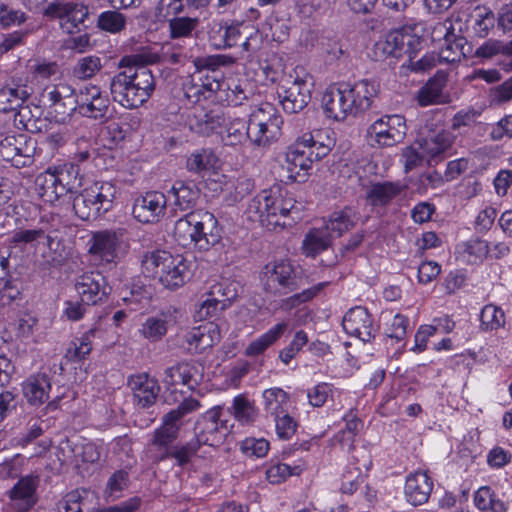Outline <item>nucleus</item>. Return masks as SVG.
Masks as SVG:
<instances>
[{
  "instance_id": "c9c22d12",
  "label": "nucleus",
  "mask_w": 512,
  "mask_h": 512,
  "mask_svg": "<svg viewBox=\"0 0 512 512\" xmlns=\"http://www.w3.org/2000/svg\"><path fill=\"white\" fill-rule=\"evenodd\" d=\"M406 36L400 32H392L385 40L375 44L374 53L379 58H399L408 51L409 43L405 42Z\"/></svg>"
},
{
  "instance_id": "412c9836",
  "label": "nucleus",
  "mask_w": 512,
  "mask_h": 512,
  "mask_svg": "<svg viewBox=\"0 0 512 512\" xmlns=\"http://www.w3.org/2000/svg\"><path fill=\"white\" fill-rule=\"evenodd\" d=\"M348 99L341 84L339 87L331 86L326 89L322 97V107L327 117L343 121L352 114Z\"/></svg>"
},
{
  "instance_id": "de8ad7c7",
  "label": "nucleus",
  "mask_w": 512,
  "mask_h": 512,
  "mask_svg": "<svg viewBox=\"0 0 512 512\" xmlns=\"http://www.w3.org/2000/svg\"><path fill=\"white\" fill-rule=\"evenodd\" d=\"M480 321L483 331L498 330L505 325V313L500 307L487 304L481 310Z\"/></svg>"
},
{
  "instance_id": "a18cd8bd",
  "label": "nucleus",
  "mask_w": 512,
  "mask_h": 512,
  "mask_svg": "<svg viewBox=\"0 0 512 512\" xmlns=\"http://www.w3.org/2000/svg\"><path fill=\"white\" fill-rule=\"evenodd\" d=\"M228 412L233 414L235 419L242 424L253 423L258 415L254 404L243 395L234 398L232 407Z\"/></svg>"
},
{
  "instance_id": "1a4fd4ad",
  "label": "nucleus",
  "mask_w": 512,
  "mask_h": 512,
  "mask_svg": "<svg viewBox=\"0 0 512 512\" xmlns=\"http://www.w3.org/2000/svg\"><path fill=\"white\" fill-rule=\"evenodd\" d=\"M125 230L106 229L93 232L88 241V253L102 263H114L123 243Z\"/></svg>"
},
{
  "instance_id": "9b49d317",
  "label": "nucleus",
  "mask_w": 512,
  "mask_h": 512,
  "mask_svg": "<svg viewBox=\"0 0 512 512\" xmlns=\"http://www.w3.org/2000/svg\"><path fill=\"white\" fill-rule=\"evenodd\" d=\"M280 103L285 112L294 114L302 111L311 100V83L292 76L283 79L277 90Z\"/></svg>"
},
{
  "instance_id": "ddd939ff",
  "label": "nucleus",
  "mask_w": 512,
  "mask_h": 512,
  "mask_svg": "<svg viewBox=\"0 0 512 512\" xmlns=\"http://www.w3.org/2000/svg\"><path fill=\"white\" fill-rule=\"evenodd\" d=\"M77 111L84 117L105 122L110 117V100L96 85H85L78 93Z\"/></svg>"
},
{
  "instance_id": "39448f33",
  "label": "nucleus",
  "mask_w": 512,
  "mask_h": 512,
  "mask_svg": "<svg viewBox=\"0 0 512 512\" xmlns=\"http://www.w3.org/2000/svg\"><path fill=\"white\" fill-rule=\"evenodd\" d=\"M282 120L270 104L254 110L248 119L249 141L252 145L266 149L276 142L281 134Z\"/></svg>"
},
{
  "instance_id": "bb28decb",
  "label": "nucleus",
  "mask_w": 512,
  "mask_h": 512,
  "mask_svg": "<svg viewBox=\"0 0 512 512\" xmlns=\"http://www.w3.org/2000/svg\"><path fill=\"white\" fill-rule=\"evenodd\" d=\"M129 385L139 406L147 408L154 404L159 392L156 381L150 379L146 374H141L132 376Z\"/></svg>"
},
{
  "instance_id": "774afa93",
  "label": "nucleus",
  "mask_w": 512,
  "mask_h": 512,
  "mask_svg": "<svg viewBox=\"0 0 512 512\" xmlns=\"http://www.w3.org/2000/svg\"><path fill=\"white\" fill-rule=\"evenodd\" d=\"M150 292L142 286L134 285L129 291V295L123 297V301L131 305L133 310L144 308L150 300Z\"/></svg>"
},
{
  "instance_id": "58836bf2",
  "label": "nucleus",
  "mask_w": 512,
  "mask_h": 512,
  "mask_svg": "<svg viewBox=\"0 0 512 512\" xmlns=\"http://www.w3.org/2000/svg\"><path fill=\"white\" fill-rule=\"evenodd\" d=\"M359 454L362 456V462L358 463L359 465L357 467H353L352 470L343 474L341 484V491L343 493L353 494L363 482V471H368L372 465V461L367 450H362Z\"/></svg>"
},
{
  "instance_id": "c756f323",
  "label": "nucleus",
  "mask_w": 512,
  "mask_h": 512,
  "mask_svg": "<svg viewBox=\"0 0 512 512\" xmlns=\"http://www.w3.org/2000/svg\"><path fill=\"white\" fill-rule=\"evenodd\" d=\"M86 189L101 214L113 208L117 195V187L114 183L110 181H96L86 187Z\"/></svg>"
},
{
  "instance_id": "bf43d9fd",
  "label": "nucleus",
  "mask_w": 512,
  "mask_h": 512,
  "mask_svg": "<svg viewBox=\"0 0 512 512\" xmlns=\"http://www.w3.org/2000/svg\"><path fill=\"white\" fill-rule=\"evenodd\" d=\"M250 94V84L246 80L243 82L231 80L227 84L226 99L233 106L242 105L249 98Z\"/></svg>"
},
{
  "instance_id": "680f3d73",
  "label": "nucleus",
  "mask_w": 512,
  "mask_h": 512,
  "mask_svg": "<svg viewBox=\"0 0 512 512\" xmlns=\"http://www.w3.org/2000/svg\"><path fill=\"white\" fill-rule=\"evenodd\" d=\"M194 74L198 76V80L202 84L201 86H203L202 90L207 94L208 98L223 86L219 71L197 70Z\"/></svg>"
},
{
  "instance_id": "ea45409f",
  "label": "nucleus",
  "mask_w": 512,
  "mask_h": 512,
  "mask_svg": "<svg viewBox=\"0 0 512 512\" xmlns=\"http://www.w3.org/2000/svg\"><path fill=\"white\" fill-rule=\"evenodd\" d=\"M265 411L273 417L287 412L289 395L281 388H269L263 392Z\"/></svg>"
},
{
  "instance_id": "37998d69",
  "label": "nucleus",
  "mask_w": 512,
  "mask_h": 512,
  "mask_svg": "<svg viewBox=\"0 0 512 512\" xmlns=\"http://www.w3.org/2000/svg\"><path fill=\"white\" fill-rule=\"evenodd\" d=\"M36 187L40 197L45 202L54 203L64 196L58 190V183L56 182L50 169H48L45 173L37 176Z\"/></svg>"
},
{
  "instance_id": "338daca9",
  "label": "nucleus",
  "mask_w": 512,
  "mask_h": 512,
  "mask_svg": "<svg viewBox=\"0 0 512 512\" xmlns=\"http://www.w3.org/2000/svg\"><path fill=\"white\" fill-rule=\"evenodd\" d=\"M490 248L485 240L476 238L464 243V253H466L471 261H482L489 254Z\"/></svg>"
},
{
  "instance_id": "2eb2a0df",
  "label": "nucleus",
  "mask_w": 512,
  "mask_h": 512,
  "mask_svg": "<svg viewBox=\"0 0 512 512\" xmlns=\"http://www.w3.org/2000/svg\"><path fill=\"white\" fill-rule=\"evenodd\" d=\"M204 378V367L197 361H181L168 367L162 379L166 386L184 385L195 390Z\"/></svg>"
},
{
  "instance_id": "f704fd0d",
  "label": "nucleus",
  "mask_w": 512,
  "mask_h": 512,
  "mask_svg": "<svg viewBox=\"0 0 512 512\" xmlns=\"http://www.w3.org/2000/svg\"><path fill=\"white\" fill-rule=\"evenodd\" d=\"M322 138V131L305 133L299 138L300 142L305 146L308 156H310L313 163L326 157L332 149L333 140L326 137V141H324Z\"/></svg>"
},
{
  "instance_id": "4be33fe9",
  "label": "nucleus",
  "mask_w": 512,
  "mask_h": 512,
  "mask_svg": "<svg viewBox=\"0 0 512 512\" xmlns=\"http://www.w3.org/2000/svg\"><path fill=\"white\" fill-rule=\"evenodd\" d=\"M454 142V136L451 132L441 130L432 133L418 140L419 149L426 156L428 164L432 161L438 162L443 155L451 148Z\"/></svg>"
},
{
  "instance_id": "a19ab883",
  "label": "nucleus",
  "mask_w": 512,
  "mask_h": 512,
  "mask_svg": "<svg viewBox=\"0 0 512 512\" xmlns=\"http://www.w3.org/2000/svg\"><path fill=\"white\" fill-rule=\"evenodd\" d=\"M73 210L75 215L84 221L95 220L102 215L86 188L73 197Z\"/></svg>"
},
{
  "instance_id": "e433bc0d",
  "label": "nucleus",
  "mask_w": 512,
  "mask_h": 512,
  "mask_svg": "<svg viewBox=\"0 0 512 512\" xmlns=\"http://www.w3.org/2000/svg\"><path fill=\"white\" fill-rule=\"evenodd\" d=\"M334 236L323 227L313 228L306 235L302 243V249L306 256L315 257L326 250L332 244Z\"/></svg>"
},
{
  "instance_id": "8fccbe9b",
  "label": "nucleus",
  "mask_w": 512,
  "mask_h": 512,
  "mask_svg": "<svg viewBox=\"0 0 512 512\" xmlns=\"http://www.w3.org/2000/svg\"><path fill=\"white\" fill-rule=\"evenodd\" d=\"M103 67L102 60L96 55H88L78 59L73 75L80 80L93 78Z\"/></svg>"
},
{
  "instance_id": "9d476101",
  "label": "nucleus",
  "mask_w": 512,
  "mask_h": 512,
  "mask_svg": "<svg viewBox=\"0 0 512 512\" xmlns=\"http://www.w3.org/2000/svg\"><path fill=\"white\" fill-rule=\"evenodd\" d=\"M35 151L36 141L25 134L9 135L0 142V157L16 168L31 166Z\"/></svg>"
},
{
  "instance_id": "603ef678",
  "label": "nucleus",
  "mask_w": 512,
  "mask_h": 512,
  "mask_svg": "<svg viewBox=\"0 0 512 512\" xmlns=\"http://www.w3.org/2000/svg\"><path fill=\"white\" fill-rule=\"evenodd\" d=\"M127 18L117 10H108L98 16V27L106 32L117 34L126 28Z\"/></svg>"
},
{
  "instance_id": "5fc2aeb1",
  "label": "nucleus",
  "mask_w": 512,
  "mask_h": 512,
  "mask_svg": "<svg viewBox=\"0 0 512 512\" xmlns=\"http://www.w3.org/2000/svg\"><path fill=\"white\" fill-rule=\"evenodd\" d=\"M28 19L27 14L12 7L6 3H0V27L2 29H10L15 26H20Z\"/></svg>"
},
{
  "instance_id": "f3484780",
  "label": "nucleus",
  "mask_w": 512,
  "mask_h": 512,
  "mask_svg": "<svg viewBox=\"0 0 512 512\" xmlns=\"http://www.w3.org/2000/svg\"><path fill=\"white\" fill-rule=\"evenodd\" d=\"M166 196L159 191H148L134 201L132 214L141 223H156L165 214Z\"/></svg>"
},
{
  "instance_id": "0e129e2a",
  "label": "nucleus",
  "mask_w": 512,
  "mask_h": 512,
  "mask_svg": "<svg viewBox=\"0 0 512 512\" xmlns=\"http://www.w3.org/2000/svg\"><path fill=\"white\" fill-rule=\"evenodd\" d=\"M201 85L198 76H195V74L188 76L183 82L184 95L192 103H197L201 99H209L202 90L203 86Z\"/></svg>"
},
{
  "instance_id": "aec40b11",
  "label": "nucleus",
  "mask_w": 512,
  "mask_h": 512,
  "mask_svg": "<svg viewBox=\"0 0 512 512\" xmlns=\"http://www.w3.org/2000/svg\"><path fill=\"white\" fill-rule=\"evenodd\" d=\"M222 239V228L217 218L209 211L203 210L200 216L198 227L195 230L194 245L199 250L207 251L220 243Z\"/></svg>"
},
{
  "instance_id": "393cba45",
  "label": "nucleus",
  "mask_w": 512,
  "mask_h": 512,
  "mask_svg": "<svg viewBox=\"0 0 512 512\" xmlns=\"http://www.w3.org/2000/svg\"><path fill=\"white\" fill-rule=\"evenodd\" d=\"M405 189L399 182L383 181L371 183L366 188V200L372 207H386Z\"/></svg>"
},
{
  "instance_id": "f257e3e1",
  "label": "nucleus",
  "mask_w": 512,
  "mask_h": 512,
  "mask_svg": "<svg viewBox=\"0 0 512 512\" xmlns=\"http://www.w3.org/2000/svg\"><path fill=\"white\" fill-rule=\"evenodd\" d=\"M199 407L198 400L188 398L163 416L162 424L153 431L146 446L147 457L153 464L174 459L183 468L191 463L201 446L219 447L224 443L232 426L223 418V408L215 406L198 418L193 439L174 444L184 424L183 418Z\"/></svg>"
},
{
  "instance_id": "a878e982",
  "label": "nucleus",
  "mask_w": 512,
  "mask_h": 512,
  "mask_svg": "<svg viewBox=\"0 0 512 512\" xmlns=\"http://www.w3.org/2000/svg\"><path fill=\"white\" fill-rule=\"evenodd\" d=\"M447 83V73L439 70L428 80L418 92V103L420 106H428L447 102V96L443 90Z\"/></svg>"
},
{
  "instance_id": "6e6552de",
  "label": "nucleus",
  "mask_w": 512,
  "mask_h": 512,
  "mask_svg": "<svg viewBox=\"0 0 512 512\" xmlns=\"http://www.w3.org/2000/svg\"><path fill=\"white\" fill-rule=\"evenodd\" d=\"M44 17L60 21L61 29L67 34L80 31V26H85L89 16V10L83 3L53 0L47 4L43 11Z\"/></svg>"
},
{
  "instance_id": "423d86ee",
  "label": "nucleus",
  "mask_w": 512,
  "mask_h": 512,
  "mask_svg": "<svg viewBox=\"0 0 512 512\" xmlns=\"http://www.w3.org/2000/svg\"><path fill=\"white\" fill-rule=\"evenodd\" d=\"M407 134L404 116L383 115L375 120L366 130V138L372 147H393L401 143Z\"/></svg>"
},
{
  "instance_id": "09e8293b",
  "label": "nucleus",
  "mask_w": 512,
  "mask_h": 512,
  "mask_svg": "<svg viewBox=\"0 0 512 512\" xmlns=\"http://www.w3.org/2000/svg\"><path fill=\"white\" fill-rule=\"evenodd\" d=\"M95 334V330L91 329L84 333L72 346L66 351L65 357L70 362H80L87 358L92 350L91 337Z\"/></svg>"
},
{
  "instance_id": "72a5a7b5",
  "label": "nucleus",
  "mask_w": 512,
  "mask_h": 512,
  "mask_svg": "<svg viewBox=\"0 0 512 512\" xmlns=\"http://www.w3.org/2000/svg\"><path fill=\"white\" fill-rule=\"evenodd\" d=\"M203 210H194L187 213L175 222L174 236L176 240L183 246L194 244L195 230L198 227L200 216Z\"/></svg>"
},
{
  "instance_id": "6ab92c4d",
  "label": "nucleus",
  "mask_w": 512,
  "mask_h": 512,
  "mask_svg": "<svg viewBox=\"0 0 512 512\" xmlns=\"http://www.w3.org/2000/svg\"><path fill=\"white\" fill-rule=\"evenodd\" d=\"M45 97L49 102V107L63 118L72 115L79 107L78 94L72 86L66 83H59L48 88Z\"/></svg>"
},
{
  "instance_id": "e2e57ef3",
  "label": "nucleus",
  "mask_w": 512,
  "mask_h": 512,
  "mask_svg": "<svg viewBox=\"0 0 512 512\" xmlns=\"http://www.w3.org/2000/svg\"><path fill=\"white\" fill-rule=\"evenodd\" d=\"M194 63L197 70L218 71V68L221 66L232 65L234 59L227 55H211L197 58Z\"/></svg>"
},
{
  "instance_id": "13d9d810",
  "label": "nucleus",
  "mask_w": 512,
  "mask_h": 512,
  "mask_svg": "<svg viewBox=\"0 0 512 512\" xmlns=\"http://www.w3.org/2000/svg\"><path fill=\"white\" fill-rule=\"evenodd\" d=\"M302 468L299 465L290 466L285 463L272 464L266 470V478L272 484H280L284 482L289 476L300 475Z\"/></svg>"
},
{
  "instance_id": "7ed1b4c3",
  "label": "nucleus",
  "mask_w": 512,
  "mask_h": 512,
  "mask_svg": "<svg viewBox=\"0 0 512 512\" xmlns=\"http://www.w3.org/2000/svg\"><path fill=\"white\" fill-rule=\"evenodd\" d=\"M296 201L279 185L265 189L253 197L246 209L250 221L267 227L290 225L285 219L294 212Z\"/></svg>"
},
{
  "instance_id": "473e14b6",
  "label": "nucleus",
  "mask_w": 512,
  "mask_h": 512,
  "mask_svg": "<svg viewBox=\"0 0 512 512\" xmlns=\"http://www.w3.org/2000/svg\"><path fill=\"white\" fill-rule=\"evenodd\" d=\"M359 219V212L354 207H344L341 211L334 212L328 222L323 226L331 235L341 237L345 232L351 230Z\"/></svg>"
},
{
  "instance_id": "a211bd4d",
  "label": "nucleus",
  "mask_w": 512,
  "mask_h": 512,
  "mask_svg": "<svg viewBox=\"0 0 512 512\" xmlns=\"http://www.w3.org/2000/svg\"><path fill=\"white\" fill-rule=\"evenodd\" d=\"M345 90L352 114L368 110L373 98L378 94L379 83L372 79H362L354 85L342 84Z\"/></svg>"
},
{
  "instance_id": "f8f14e48",
  "label": "nucleus",
  "mask_w": 512,
  "mask_h": 512,
  "mask_svg": "<svg viewBox=\"0 0 512 512\" xmlns=\"http://www.w3.org/2000/svg\"><path fill=\"white\" fill-rule=\"evenodd\" d=\"M75 289L86 305H98L106 302L111 287L105 276L96 270L85 271L77 276Z\"/></svg>"
},
{
  "instance_id": "c03bdc74",
  "label": "nucleus",
  "mask_w": 512,
  "mask_h": 512,
  "mask_svg": "<svg viewBox=\"0 0 512 512\" xmlns=\"http://www.w3.org/2000/svg\"><path fill=\"white\" fill-rule=\"evenodd\" d=\"M226 118L219 110H210L197 117L196 130L203 135L217 133L225 124Z\"/></svg>"
},
{
  "instance_id": "b1692460",
  "label": "nucleus",
  "mask_w": 512,
  "mask_h": 512,
  "mask_svg": "<svg viewBox=\"0 0 512 512\" xmlns=\"http://www.w3.org/2000/svg\"><path fill=\"white\" fill-rule=\"evenodd\" d=\"M313 162L308 156L305 146L298 139L286 152V169L293 181H303Z\"/></svg>"
},
{
  "instance_id": "4c0bfd02",
  "label": "nucleus",
  "mask_w": 512,
  "mask_h": 512,
  "mask_svg": "<svg viewBox=\"0 0 512 512\" xmlns=\"http://www.w3.org/2000/svg\"><path fill=\"white\" fill-rule=\"evenodd\" d=\"M288 328L287 322H281L273 326L266 333L253 340L246 348L247 356H258L272 346L285 333Z\"/></svg>"
},
{
  "instance_id": "0eeeda50",
  "label": "nucleus",
  "mask_w": 512,
  "mask_h": 512,
  "mask_svg": "<svg viewBox=\"0 0 512 512\" xmlns=\"http://www.w3.org/2000/svg\"><path fill=\"white\" fill-rule=\"evenodd\" d=\"M261 281L266 292L274 295H286L300 287V277L288 260L266 264L261 272Z\"/></svg>"
},
{
  "instance_id": "4468645a",
  "label": "nucleus",
  "mask_w": 512,
  "mask_h": 512,
  "mask_svg": "<svg viewBox=\"0 0 512 512\" xmlns=\"http://www.w3.org/2000/svg\"><path fill=\"white\" fill-rule=\"evenodd\" d=\"M39 476L26 475L18 479L7 491L9 506L13 512H29L38 502Z\"/></svg>"
},
{
  "instance_id": "6e6d98bb",
  "label": "nucleus",
  "mask_w": 512,
  "mask_h": 512,
  "mask_svg": "<svg viewBox=\"0 0 512 512\" xmlns=\"http://www.w3.org/2000/svg\"><path fill=\"white\" fill-rule=\"evenodd\" d=\"M209 296L220 300L221 309H225L228 304L238 296L237 284L234 282L223 281L211 286Z\"/></svg>"
},
{
  "instance_id": "c85d7f7f",
  "label": "nucleus",
  "mask_w": 512,
  "mask_h": 512,
  "mask_svg": "<svg viewBox=\"0 0 512 512\" xmlns=\"http://www.w3.org/2000/svg\"><path fill=\"white\" fill-rule=\"evenodd\" d=\"M170 194L173 197L175 210L187 211L196 205L200 191L196 184L191 181H176L170 190Z\"/></svg>"
},
{
  "instance_id": "3c124183",
  "label": "nucleus",
  "mask_w": 512,
  "mask_h": 512,
  "mask_svg": "<svg viewBox=\"0 0 512 512\" xmlns=\"http://www.w3.org/2000/svg\"><path fill=\"white\" fill-rule=\"evenodd\" d=\"M216 156L210 149H199L193 152L186 161L188 171L201 173L212 168L215 164Z\"/></svg>"
},
{
  "instance_id": "5701e85b",
  "label": "nucleus",
  "mask_w": 512,
  "mask_h": 512,
  "mask_svg": "<svg viewBox=\"0 0 512 512\" xmlns=\"http://www.w3.org/2000/svg\"><path fill=\"white\" fill-rule=\"evenodd\" d=\"M433 489L432 479L425 472H415L406 478L404 494L413 506L426 503Z\"/></svg>"
},
{
  "instance_id": "052dcab7",
  "label": "nucleus",
  "mask_w": 512,
  "mask_h": 512,
  "mask_svg": "<svg viewBox=\"0 0 512 512\" xmlns=\"http://www.w3.org/2000/svg\"><path fill=\"white\" fill-rule=\"evenodd\" d=\"M249 140L248 121L240 118L233 119L227 126V144L237 145Z\"/></svg>"
},
{
  "instance_id": "69168bd1",
  "label": "nucleus",
  "mask_w": 512,
  "mask_h": 512,
  "mask_svg": "<svg viewBox=\"0 0 512 512\" xmlns=\"http://www.w3.org/2000/svg\"><path fill=\"white\" fill-rule=\"evenodd\" d=\"M494 13L489 9H481L477 13V18L474 24V31L479 37H486L490 30L495 26Z\"/></svg>"
},
{
  "instance_id": "20e7f679",
  "label": "nucleus",
  "mask_w": 512,
  "mask_h": 512,
  "mask_svg": "<svg viewBox=\"0 0 512 512\" xmlns=\"http://www.w3.org/2000/svg\"><path fill=\"white\" fill-rule=\"evenodd\" d=\"M142 272L157 278L167 289H176L184 285L188 278V267L185 260L167 251L157 250L146 253L141 261Z\"/></svg>"
},
{
  "instance_id": "79ce46f5",
  "label": "nucleus",
  "mask_w": 512,
  "mask_h": 512,
  "mask_svg": "<svg viewBox=\"0 0 512 512\" xmlns=\"http://www.w3.org/2000/svg\"><path fill=\"white\" fill-rule=\"evenodd\" d=\"M130 485L129 473L120 469L115 471L107 480L103 491L104 499L107 502L115 501L122 496V492Z\"/></svg>"
},
{
  "instance_id": "49530a36",
  "label": "nucleus",
  "mask_w": 512,
  "mask_h": 512,
  "mask_svg": "<svg viewBox=\"0 0 512 512\" xmlns=\"http://www.w3.org/2000/svg\"><path fill=\"white\" fill-rule=\"evenodd\" d=\"M200 20L196 17H173L169 20V31L172 39L188 38L197 29Z\"/></svg>"
},
{
  "instance_id": "cd10ccee",
  "label": "nucleus",
  "mask_w": 512,
  "mask_h": 512,
  "mask_svg": "<svg viewBox=\"0 0 512 512\" xmlns=\"http://www.w3.org/2000/svg\"><path fill=\"white\" fill-rule=\"evenodd\" d=\"M51 389L50 377L44 373L30 376L23 384V393L27 401L35 406L46 402Z\"/></svg>"
},
{
  "instance_id": "f03ea898",
  "label": "nucleus",
  "mask_w": 512,
  "mask_h": 512,
  "mask_svg": "<svg viewBox=\"0 0 512 512\" xmlns=\"http://www.w3.org/2000/svg\"><path fill=\"white\" fill-rule=\"evenodd\" d=\"M157 56L133 54L123 57L119 67L124 70L115 74L110 81L113 101L127 109H136L146 103L156 88V79L148 64Z\"/></svg>"
},
{
  "instance_id": "dca6fc26",
  "label": "nucleus",
  "mask_w": 512,
  "mask_h": 512,
  "mask_svg": "<svg viewBox=\"0 0 512 512\" xmlns=\"http://www.w3.org/2000/svg\"><path fill=\"white\" fill-rule=\"evenodd\" d=\"M342 326L347 334L355 336L363 342H370L379 330V326L374 323L372 315L361 306L351 308L344 315Z\"/></svg>"
},
{
  "instance_id": "864d4df0",
  "label": "nucleus",
  "mask_w": 512,
  "mask_h": 512,
  "mask_svg": "<svg viewBox=\"0 0 512 512\" xmlns=\"http://www.w3.org/2000/svg\"><path fill=\"white\" fill-rule=\"evenodd\" d=\"M167 321L159 317H149L142 324L140 334L150 342H157L167 334Z\"/></svg>"
},
{
  "instance_id": "2f4dec72",
  "label": "nucleus",
  "mask_w": 512,
  "mask_h": 512,
  "mask_svg": "<svg viewBox=\"0 0 512 512\" xmlns=\"http://www.w3.org/2000/svg\"><path fill=\"white\" fill-rule=\"evenodd\" d=\"M31 95L26 85H7L0 90V111L4 113L17 111Z\"/></svg>"
},
{
  "instance_id": "7c9ffc66",
  "label": "nucleus",
  "mask_w": 512,
  "mask_h": 512,
  "mask_svg": "<svg viewBox=\"0 0 512 512\" xmlns=\"http://www.w3.org/2000/svg\"><path fill=\"white\" fill-rule=\"evenodd\" d=\"M52 174L58 183V190L64 196L67 194L75 195L79 192L82 186V177L77 165L65 164L63 167L52 172Z\"/></svg>"
},
{
  "instance_id": "4d7b16f0",
  "label": "nucleus",
  "mask_w": 512,
  "mask_h": 512,
  "mask_svg": "<svg viewBox=\"0 0 512 512\" xmlns=\"http://www.w3.org/2000/svg\"><path fill=\"white\" fill-rule=\"evenodd\" d=\"M498 54L512 57V40H488L479 46L476 50V55L482 58H492Z\"/></svg>"
}]
</instances>
